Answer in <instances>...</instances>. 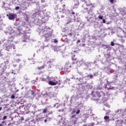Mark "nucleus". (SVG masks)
Returning <instances> with one entry per match:
<instances>
[{"label": "nucleus", "instance_id": "nucleus-15", "mask_svg": "<svg viewBox=\"0 0 126 126\" xmlns=\"http://www.w3.org/2000/svg\"><path fill=\"white\" fill-rule=\"evenodd\" d=\"M98 17L99 19H103V16L99 15Z\"/></svg>", "mask_w": 126, "mask_h": 126}, {"label": "nucleus", "instance_id": "nucleus-37", "mask_svg": "<svg viewBox=\"0 0 126 126\" xmlns=\"http://www.w3.org/2000/svg\"><path fill=\"white\" fill-rule=\"evenodd\" d=\"M33 56H34H34H35V54H34V55H33Z\"/></svg>", "mask_w": 126, "mask_h": 126}, {"label": "nucleus", "instance_id": "nucleus-33", "mask_svg": "<svg viewBox=\"0 0 126 126\" xmlns=\"http://www.w3.org/2000/svg\"><path fill=\"white\" fill-rule=\"evenodd\" d=\"M61 110H59L58 112H61Z\"/></svg>", "mask_w": 126, "mask_h": 126}, {"label": "nucleus", "instance_id": "nucleus-30", "mask_svg": "<svg viewBox=\"0 0 126 126\" xmlns=\"http://www.w3.org/2000/svg\"><path fill=\"white\" fill-rule=\"evenodd\" d=\"M47 120L45 119V120H44V123H47Z\"/></svg>", "mask_w": 126, "mask_h": 126}, {"label": "nucleus", "instance_id": "nucleus-32", "mask_svg": "<svg viewBox=\"0 0 126 126\" xmlns=\"http://www.w3.org/2000/svg\"><path fill=\"white\" fill-rule=\"evenodd\" d=\"M42 80H43L44 81H45L46 80V79H43Z\"/></svg>", "mask_w": 126, "mask_h": 126}, {"label": "nucleus", "instance_id": "nucleus-17", "mask_svg": "<svg viewBox=\"0 0 126 126\" xmlns=\"http://www.w3.org/2000/svg\"><path fill=\"white\" fill-rule=\"evenodd\" d=\"M111 46H115V43L113 41L111 42Z\"/></svg>", "mask_w": 126, "mask_h": 126}, {"label": "nucleus", "instance_id": "nucleus-8", "mask_svg": "<svg viewBox=\"0 0 126 126\" xmlns=\"http://www.w3.org/2000/svg\"><path fill=\"white\" fill-rule=\"evenodd\" d=\"M71 60L73 62L77 63V58L75 57V55H73L71 56Z\"/></svg>", "mask_w": 126, "mask_h": 126}, {"label": "nucleus", "instance_id": "nucleus-26", "mask_svg": "<svg viewBox=\"0 0 126 126\" xmlns=\"http://www.w3.org/2000/svg\"><path fill=\"white\" fill-rule=\"evenodd\" d=\"M76 111L75 110H73L72 112V114H74L75 113Z\"/></svg>", "mask_w": 126, "mask_h": 126}, {"label": "nucleus", "instance_id": "nucleus-31", "mask_svg": "<svg viewBox=\"0 0 126 126\" xmlns=\"http://www.w3.org/2000/svg\"><path fill=\"white\" fill-rule=\"evenodd\" d=\"M1 45V41H0V46Z\"/></svg>", "mask_w": 126, "mask_h": 126}, {"label": "nucleus", "instance_id": "nucleus-35", "mask_svg": "<svg viewBox=\"0 0 126 126\" xmlns=\"http://www.w3.org/2000/svg\"><path fill=\"white\" fill-rule=\"evenodd\" d=\"M0 110H1V107L0 108Z\"/></svg>", "mask_w": 126, "mask_h": 126}, {"label": "nucleus", "instance_id": "nucleus-2", "mask_svg": "<svg viewBox=\"0 0 126 126\" xmlns=\"http://www.w3.org/2000/svg\"><path fill=\"white\" fill-rule=\"evenodd\" d=\"M13 49H15V46H14V44H13V43L12 42L10 41H7L5 44V50L6 51H7L8 52H9L11 51Z\"/></svg>", "mask_w": 126, "mask_h": 126}, {"label": "nucleus", "instance_id": "nucleus-25", "mask_svg": "<svg viewBox=\"0 0 126 126\" xmlns=\"http://www.w3.org/2000/svg\"><path fill=\"white\" fill-rule=\"evenodd\" d=\"M79 43H80V40H77V44H79Z\"/></svg>", "mask_w": 126, "mask_h": 126}, {"label": "nucleus", "instance_id": "nucleus-34", "mask_svg": "<svg viewBox=\"0 0 126 126\" xmlns=\"http://www.w3.org/2000/svg\"><path fill=\"white\" fill-rule=\"evenodd\" d=\"M21 61V60H18V63H19V61Z\"/></svg>", "mask_w": 126, "mask_h": 126}, {"label": "nucleus", "instance_id": "nucleus-6", "mask_svg": "<svg viewBox=\"0 0 126 126\" xmlns=\"http://www.w3.org/2000/svg\"><path fill=\"white\" fill-rule=\"evenodd\" d=\"M48 83L49 85L55 86L57 85V84H59V81H56V82H53L52 81H50Z\"/></svg>", "mask_w": 126, "mask_h": 126}, {"label": "nucleus", "instance_id": "nucleus-1", "mask_svg": "<svg viewBox=\"0 0 126 126\" xmlns=\"http://www.w3.org/2000/svg\"><path fill=\"white\" fill-rule=\"evenodd\" d=\"M49 29L47 28H44L43 30V33H46L44 34V37H45V41H49L51 39V37L53 36V32L49 31Z\"/></svg>", "mask_w": 126, "mask_h": 126}, {"label": "nucleus", "instance_id": "nucleus-3", "mask_svg": "<svg viewBox=\"0 0 126 126\" xmlns=\"http://www.w3.org/2000/svg\"><path fill=\"white\" fill-rule=\"evenodd\" d=\"M79 118V116L76 114H74V115H72L71 117V122H72L73 123H74V124H75L76 123V122H77V120H78V118Z\"/></svg>", "mask_w": 126, "mask_h": 126}, {"label": "nucleus", "instance_id": "nucleus-38", "mask_svg": "<svg viewBox=\"0 0 126 126\" xmlns=\"http://www.w3.org/2000/svg\"><path fill=\"white\" fill-rule=\"evenodd\" d=\"M0 126H1V125H0Z\"/></svg>", "mask_w": 126, "mask_h": 126}, {"label": "nucleus", "instance_id": "nucleus-20", "mask_svg": "<svg viewBox=\"0 0 126 126\" xmlns=\"http://www.w3.org/2000/svg\"><path fill=\"white\" fill-rule=\"evenodd\" d=\"M15 9H16V10H18V9H19V6L16 7Z\"/></svg>", "mask_w": 126, "mask_h": 126}, {"label": "nucleus", "instance_id": "nucleus-12", "mask_svg": "<svg viewBox=\"0 0 126 126\" xmlns=\"http://www.w3.org/2000/svg\"><path fill=\"white\" fill-rule=\"evenodd\" d=\"M31 93H32V95H33V98H34V97H35V93H36V91L35 90L31 91Z\"/></svg>", "mask_w": 126, "mask_h": 126}, {"label": "nucleus", "instance_id": "nucleus-16", "mask_svg": "<svg viewBox=\"0 0 126 126\" xmlns=\"http://www.w3.org/2000/svg\"><path fill=\"white\" fill-rule=\"evenodd\" d=\"M68 36L71 37V36H72V32H70V33H68Z\"/></svg>", "mask_w": 126, "mask_h": 126}, {"label": "nucleus", "instance_id": "nucleus-27", "mask_svg": "<svg viewBox=\"0 0 126 126\" xmlns=\"http://www.w3.org/2000/svg\"><path fill=\"white\" fill-rule=\"evenodd\" d=\"M64 9V7H65V4L63 5H62Z\"/></svg>", "mask_w": 126, "mask_h": 126}, {"label": "nucleus", "instance_id": "nucleus-4", "mask_svg": "<svg viewBox=\"0 0 126 126\" xmlns=\"http://www.w3.org/2000/svg\"><path fill=\"white\" fill-rule=\"evenodd\" d=\"M8 16L9 19L10 20H12L13 19H15V18H16V14L14 13H9L8 15H7Z\"/></svg>", "mask_w": 126, "mask_h": 126}, {"label": "nucleus", "instance_id": "nucleus-21", "mask_svg": "<svg viewBox=\"0 0 126 126\" xmlns=\"http://www.w3.org/2000/svg\"><path fill=\"white\" fill-rule=\"evenodd\" d=\"M54 43H58V41H57V39H54Z\"/></svg>", "mask_w": 126, "mask_h": 126}, {"label": "nucleus", "instance_id": "nucleus-9", "mask_svg": "<svg viewBox=\"0 0 126 126\" xmlns=\"http://www.w3.org/2000/svg\"><path fill=\"white\" fill-rule=\"evenodd\" d=\"M103 89V86L102 84L98 85L96 87V90H101Z\"/></svg>", "mask_w": 126, "mask_h": 126}, {"label": "nucleus", "instance_id": "nucleus-22", "mask_svg": "<svg viewBox=\"0 0 126 126\" xmlns=\"http://www.w3.org/2000/svg\"><path fill=\"white\" fill-rule=\"evenodd\" d=\"M111 3H114V0H110Z\"/></svg>", "mask_w": 126, "mask_h": 126}, {"label": "nucleus", "instance_id": "nucleus-23", "mask_svg": "<svg viewBox=\"0 0 126 126\" xmlns=\"http://www.w3.org/2000/svg\"><path fill=\"white\" fill-rule=\"evenodd\" d=\"M102 22L103 23H106V20L104 19H103L102 20Z\"/></svg>", "mask_w": 126, "mask_h": 126}, {"label": "nucleus", "instance_id": "nucleus-11", "mask_svg": "<svg viewBox=\"0 0 126 126\" xmlns=\"http://www.w3.org/2000/svg\"><path fill=\"white\" fill-rule=\"evenodd\" d=\"M104 119L105 122H110V117L108 116H104Z\"/></svg>", "mask_w": 126, "mask_h": 126}, {"label": "nucleus", "instance_id": "nucleus-7", "mask_svg": "<svg viewBox=\"0 0 126 126\" xmlns=\"http://www.w3.org/2000/svg\"><path fill=\"white\" fill-rule=\"evenodd\" d=\"M93 8V6H92V4L90 3V5L88 7L86 8V9L87 11H88V13L90 12L91 10H92V9Z\"/></svg>", "mask_w": 126, "mask_h": 126}, {"label": "nucleus", "instance_id": "nucleus-29", "mask_svg": "<svg viewBox=\"0 0 126 126\" xmlns=\"http://www.w3.org/2000/svg\"><path fill=\"white\" fill-rule=\"evenodd\" d=\"M72 14L73 15L75 14V13L74 12H72Z\"/></svg>", "mask_w": 126, "mask_h": 126}, {"label": "nucleus", "instance_id": "nucleus-24", "mask_svg": "<svg viewBox=\"0 0 126 126\" xmlns=\"http://www.w3.org/2000/svg\"><path fill=\"white\" fill-rule=\"evenodd\" d=\"M7 117L6 116H4L3 117V120H4L6 119Z\"/></svg>", "mask_w": 126, "mask_h": 126}, {"label": "nucleus", "instance_id": "nucleus-18", "mask_svg": "<svg viewBox=\"0 0 126 126\" xmlns=\"http://www.w3.org/2000/svg\"><path fill=\"white\" fill-rule=\"evenodd\" d=\"M89 77H90V78H93V75H88Z\"/></svg>", "mask_w": 126, "mask_h": 126}, {"label": "nucleus", "instance_id": "nucleus-13", "mask_svg": "<svg viewBox=\"0 0 126 126\" xmlns=\"http://www.w3.org/2000/svg\"><path fill=\"white\" fill-rule=\"evenodd\" d=\"M48 112V109L47 108H45L42 111L43 114H46Z\"/></svg>", "mask_w": 126, "mask_h": 126}, {"label": "nucleus", "instance_id": "nucleus-14", "mask_svg": "<svg viewBox=\"0 0 126 126\" xmlns=\"http://www.w3.org/2000/svg\"><path fill=\"white\" fill-rule=\"evenodd\" d=\"M11 99H14L15 98V95L14 94H12L11 96Z\"/></svg>", "mask_w": 126, "mask_h": 126}, {"label": "nucleus", "instance_id": "nucleus-36", "mask_svg": "<svg viewBox=\"0 0 126 126\" xmlns=\"http://www.w3.org/2000/svg\"><path fill=\"white\" fill-rule=\"evenodd\" d=\"M106 115H108V113H106Z\"/></svg>", "mask_w": 126, "mask_h": 126}, {"label": "nucleus", "instance_id": "nucleus-5", "mask_svg": "<svg viewBox=\"0 0 126 126\" xmlns=\"http://www.w3.org/2000/svg\"><path fill=\"white\" fill-rule=\"evenodd\" d=\"M96 95L97 97H98V98H100L101 97H103V96H105V93H104L103 92H96Z\"/></svg>", "mask_w": 126, "mask_h": 126}, {"label": "nucleus", "instance_id": "nucleus-28", "mask_svg": "<svg viewBox=\"0 0 126 126\" xmlns=\"http://www.w3.org/2000/svg\"><path fill=\"white\" fill-rule=\"evenodd\" d=\"M21 121L24 120V118L22 117V118H21Z\"/></svg>", "mask_w": 126, "mask_h": 126}, {"label": "nucleus", "instance_id": "nucleus-19", "mask_svg": "<svg viewBox=\"0 0 126 126\" xmlns=\"http://www.w3.org/2000/svg\"><path fill=\"white\" fill-rule=\"evenodd\" d=\"M80 113V110H78L76 112V114L77 115H78V114H79Z\"/></svg>", "mask_w": 126, "mask_h": 126}, {"label": "nucleus", "instance_id": "nucleus-10", "mask_svg": "<svg viewBox=\"0 0 126 126\" xmlns=\"http://www.w3.org/2000/svg\"><path fill=\"white\" fill-rule=\"evenodd\" d=\"M45 66H46V64H44L42 66L40 67H38L37 69L38 70H42V69H44V68H45Z\"/></svg>", "mask_w": 126, "mask_h": 126}]
</instances>
